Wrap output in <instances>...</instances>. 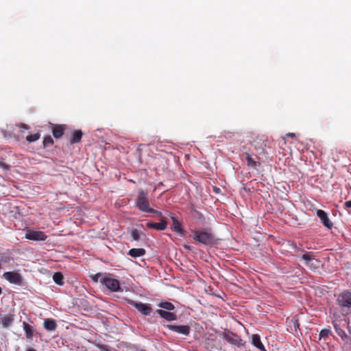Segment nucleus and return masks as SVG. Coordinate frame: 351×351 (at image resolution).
<instances>
[{"mask_svg":"<svg viewBox=\"0 0 351 351\" xmlns=\"http://www.w3.org/2000/svg\"><path fill=\"white\" fill-rule=\"evenodd\" d=\"M337 302L341 309L342 314L344 316L348 315L351 308V291H344L341 293L337 297Z\"/></svg>","mask_w":351,"mask_h":351,"instance_id":"f257e3e1","label":"nucleus"},{"mask_svg":"<svg viewBox=\"0 0 351 351\" xmlns=\"http://www.w3.org/2000/svg\"><path fill=\"white\" fill-rule=\"evenodd\" d=\"M193 239L205 245H211L215 243L214 236L207 230H193Z\"/></svg>","mask_w":351,"mask_h":351,"instance_id":"f03ea898","label":"nucleus"},{"mask_svg":"<svg viewBox=\"0 0 351 351\" xmlns=\"http://www.w3.org/2000/svg\"><path fill=\"white\" fill-rule=\"evenodd\" d=\"M147 194V191L140 189L135 201V205L138 209L144 213H148L151 209Z\"/></svg>","mask_w":351,"mask_h":351,"instance_id":"7ed1b4c3","label":"nucleus"},{"mask_svg":"<svg viewBox=\"0 0 351 351\" xmlns=\"http://www.w3.org/2000/svg\"><path fill=\"white\" fill-rule=\"evenodd\" d=\"M267 138L265 136L258 135L255 136L251 141V145L254 147L255 150L258 154H267Z\"/></svg>","mask_w":351,"mask_h":351,"instance_id":"20e7f679","label":"nucleus"},{"mask_svg":"<svg viewBox=\"0 0 351 351\" xmlns=\"http://www.w3.org/2000/svg\"><path fill=\"white\" fill-rule=\"evenodd\" d=\"M110 276L109 274H105V276L100 280V282L112 292L119 291L120 290L119 281L112 278Z\"/></svg>","mask_w":351,"mask_h":351,"instance_id":"39448f33","label":"nucleus"},{"mask_svg":"<svg viewBox=\"0 0 351 351\" xmlns=\"http://www.w3.org/2000/svg\"><path fill=\"white\" fill-rule=\"evenodd\" d=\"M3 277L11 284L17 286H22L23 285V278L19 272L6 271L3 274Z\"/></svg>","mask_w":351,"mask_h":351,"instance_id":"423d86ee","label":"nucleus"},{"mask_svg":"<svg viewBox=\"0 0 351 351\" xmlns=\"http://www.w3.org/2000/svg\"><path fill=\"white\" fill-rule=\"evenodd\" d=\"M221 336L223 339L226 340L231 345L237 347H241L243 346V341L241 337L234 332L230 331L224 332L221 334Z\"/></svg>","mask_w":351,"mask_h":351,"instance_id":"0eeeda50","label":"nucleus"},{"mask_svg":"<svg viewBox=\"0 0 351 351\" xmlns=\"http://www.w3.org/2000/svg\"><path fill=\"white\" fill-rule=\"evenodd\" d=\"M166 327L173 332L185 336H188L191 332V328L188 325L167 324Z\"/></svg>","mask_w":351,"mask_h":351,"instance_id":"6e6552de","label":"nucleus"},{"mask_svg":"<svg viewBox=\"0 0 351 351\" xmlns=\"http://www.w3.org/2000/svg\"><path fill=\"white\" fill-rule=\"evenodd\" d=\"M47 235L42 231L28 230L25 234V238L32 241H45L47 239Z\"/></svg>","mask_w":351,"mask_h":351,"instance_id":"1a4fd4ad","label":"nucleus"},{"mask_svg":"<svg viewBox=\"0 0 351 351\" xmlns=\"http://www.w3.org/2000/svg\"><path fill=\"white\" fill-rule=\"evenodd\" d=\"M302 259L305 261L306 265L311 269H316L318 267L319 263V261L315 259L312 253H305L302 256Z\"/></svg>","mask_w":351,"mask_h":351,"instance_id":"9d476101","label":"nucleus"},{"mask_svg":"<svg viewBox=\"0 0 351 351\" xmlns=\"http://www.w3.org/2000/svg\"><path fill=\"white\" fill-rule=\"evenodd\" d=\"M317 215L325 227L328 229H331L333 227V223L330 221L327 213L322 210H317Z\"/></svg>","mask_w":351,"mask_h":351,"instance_id":"9b49d317","label":"nucleus"},{"mask_svg":"<svg viewBox=\"0 0 351 351\" xmlns=\"http://www.w3.org/2000/svg\"><path fill=\"white\" fill-rule=\"evenodd\" d=\"M132 304L143 315H149L152 313V309L149 304L135 302H132Z\"/></svg>","mask_w":351,"mask_h":351,"instance_id":"f8f14e48","label":"nucleus"},{"mask_svg":"<svg viewBox=\"0 0 351 351\" xmlns=\"http://www.w3.org/2000/svg\"><path fill=\"white\" fill-rule=\"evenodd\" d=\"M146 226L148 228L155 229L157 230H164L167 228V222L165 218H162L158 223L148 221L146 223Z\"/></svg>","mask_w":351,"mask_h":351,"instance_id":"ddd939ff","label":"nucleus"},{"mask_svg":"<svg viewBox=\"0 0 351 351\" xmlns=\"http://www.w3.org/2000/svg\"><path fill=\"white\" fill-rule=\"evenodd\" d=\"M156 313L168 322L177 319V315L174 313L169 312L162 309H158L156 311Z\"/></svg>","mask_w":351,"mask_h":351,"instance_id":"4468645a","label":"nucleus"},{"mask_svg":"<svg viewBox=\"0 0 351 351\" xmlns=\"http://www.w3.org/2000/svg\"><path fill=\"white\" fill-rule=\"evenodd\" d=\"M171 219L172 220L171 229L174 232L183 235L184 234V230H183L182 226L181 223L178 221V218L174 215H171Z\"/></svg>","mask_w":351,"mask_h":351,"instance_id":"2eb2a0df","label":"nucleus"},{"mask_svg":"<svg viewBox=\"0 0 351 351\" xmlns=\"http://www.w3.org/2000/svg\"><path fill=\"white\" fill-rule=\"evenodd\" d=\"M332 324L336 332L341 338L343 341H344L345 342L350 341V339L346 335V332L339 326V325L337 323L336 321H332Z\"/></svg>","mask_w":351,"mask_h":351,"instance_id":"dca6fc26","label":"nucleus"},{"mask_svg":"<svg viewBox=\"0 0 351 351\" xmlns=\"http://www.w3.org/2000/svg\"><path fill=\"white\" fill-rule=\"evenodd\" d=\"M145 253L146 251L143 248H132L129 250L128 254L132 258H138L144 256Z\"/></svg>","mask_w":351,"mask_h":351,"instance_id":"f3484780","label":"nucleus"},{"mask_svg":"<svg viewBox=\"0 0 351 351\" xmlns=\"http://www.w3.org/2000/svg\"><path fill=\"white\" fill-rule=\"evenodd\" d=\"M43 326L47 331H53L57 328V324L54 319H45Z\"/></svg>","mask_w":351,"mask_h":351,"instance_id":"a211bd4d","label":"nucleus"},{"mask_svg":"<svg viewBox=\"0 0 351 351\" xmlns=\"http://www.w3.org/2000/svg\"><path fill=\"white\" fill-rule=\"evenodd\" d=\"M252 343L261 351H267L265 349L263 344L261 341V337L258 335L254 334L252 337Z\"/></svg>","mask_w":351,"mask_h":351,"instance_id":"6ab92c4d","label":"nucleus"},{"mask_svg":"<svg viewBox=\"0 0 351 351\" xmlns=\"http://www.w3.org/2000/svg\"><path fill=\"white\" fill-rule=\"evenodd\" d=\"M83 133L81 130H74L70 138V143L75 144L81 141Z\"/></svg>","mask_w":351,"mask_h":351,"instance_id":"aec40b11","label":"nucleus"},{"mask_svg":"<svg viewBox=\"0 0 351 351\" xmlns=\"http://www.w3.org/2000/svg\"><path fill=\"white\" fill-rule=\"evenodd\" d=\"M14 315L9 314L0 319V324L4 328H8L14 321Z\"/></svg>","mask_w":351,"mask_h":351,"instance_id":"412c9836","label":"nucleus"},{"mask_svg":"<svg viewBox=\"0 0 351 351\" xmlns=\"http://www.w3.org/2000/svg\"><path fill=\"white\" fill-rule=\"evenodd\" d=\"M64 126L56 125L53 128L52 133L56 138H60L64 134Z\"/></svg>","mask_w":351,"mask_h":351,"instance_id":"4be33fe9","label":"nucleus"},{"mask_svg":"<svg viewBox=\"0 0 351 351\" xmlns=\"http://www.w3.org/2000/svg\"><path fill=\"white\" fill-rule=\"evenodd\" d=\"M23 329L25 332L26 337L27 339H31L33 337L34 330L32 326H30L27 323L24 322L23 323Z\"/></svg>","mask_w":351,"mask_h":351,"instance_id":"5701e85b","label":"nucleus"},{"mask_svg":"<svg viewBox=\"0 0 351 351\" xmlns=\"http://www.w3.org/2000/svg\"><path fill=\"white\" fill-rule=\"evenodd\" d=\"M53 280L58 285H64V276L61 272H56L53 276Z\"/></svg>","mask_w":351,"mask_h":351,"instance_id":"b1692460","label":"nucleus"},{"mask_svg":"<svg viewBox=\"0 0 351 351\" xmlns=\"http://www.w3.org/2000/svg\"><path fill=\"white\" fill-rule=\"evenodd\" d=\"M160 308L167 311H173L175 308L174 305L169 302H162L158 304Z\"/></svg>","mask_w":351,"mask_h":351,"instance_id":"393cba45","label":"nucleus"},{"mask_svg":"<svg viewBox=\"0 0 351 351\" xmlns=\"http://www.w3.org/2000/svg\"><path fill=\"white\" fill-rule=\"evenodd\" d=\"M40 134L38 132H37L34 134H29V135L27 136L26 140L29 143H32V142H35L37 140H38L40 138Z\"/></svg>","mask_w":351,"mask_h":351,"instance_id":"a878e982","label":"nucleus"},{"mask_svg":"<svg viewBox=\"0 0 351 351\" xmlns=\"http://www.w3.org/2000/svg\"><path fill=\"white\" fill-rule=\"evenodd\" d=\"M246 160L247 166L255 168L256 167L257 162L250 156V154H246Z\"/></svg>","mask_w":351,"mask_h":351,"instance_id":"bb28decb","label":"nucleus"},{"mask_svg":"<svg viewBox=\"0 0 351 351\" xmlns=\"http://www.w3.org/2000/svg\"><path fill=\"white\" fill-rule=\"evenodd\" d=\"M53 144V140L50 136H45L44 138V140H43L44 147H47L48 146L52 145Z\"/></svg>","mask_w":351,"mask_h":351,"instance_id":"cd10ccee","label":"nucleus"},{"mask_svg":"<svg viewBox=\"0 0 351 351\" xmlns=\"http://www.w3.org/2000/svg\"><path fill=\"white\" fill-rule=\"evenodd\" d=\"M330 333V330L328 328H324L322 329L319 334V339L322 338H325L328 337V335Z\"/></svg>","mask_w":351,"mask_h":351,"instance_id":"c85d7f7f","label":"nucleus"},{"mask_svg":"<svg viewBox=\"0 0 351 351\" xmlns=\"http://www.w3.org/2000/svg\"><path fill=\"white\" fill-rule=\"evenodd\" d=\"M131 236L134 241H138L140 239V233L136 229L132 230Z\"/></svg>","mask_w":351,"mask_h":351,"instance_id":"c756f323","label":"nucleus"},{"mask_svg":"<svg viewBox=\"0 0 351 351\" xmlns=\"http://www.w3.org/2000/svg\"><path fill=\"white\" fill-rule=\"evenodd\" d=\"M105 276V274H101V273H97L95 275H94L93 277H92V279L93 280H94L95 282H97V281H99L100 282V280L104 278Z\"/></svg>","mask_w":351,"mask_h":351,"instance_id":"7c9ffc66","label":"nucleus"},{"mask_svg":"<svg viewBox=\"0 0 351 351\" xmlns=\"http://www.w3.org/2000/svg\"><path fill=\"white\" fill-rule=\"evenodd\" d=\"M148 213L156 214V215H157L159 217H162V214L161 212L158 211V210H155L154 208H152L150 209V211H149Z\"/></svg>","mask_w":351,"mask_h":351,"instance_id":"2f4dec72","label":"nucleus"},{"mask_svg":"<svg viewBox=\"0 0 351 351\" xmlns=\"http://www.w3.org/2000/svg\"><path fill=\"white\" fill-rule=\"evenodd\" d=\"M0 167H2L3 169H4L5 170H10V166L7 165V164H5L3 162H0Z\"/></svg>","mask_w":351,"mask_h":351,"instance_id":"473e14b6","label":"nucleus"},{"mask_svg":"<svg viewBox=\"0 0 351 351\" xmlns=\"http://www.w3.org/2000/svg\"><path fill=\"white\" fill-rule=\"evenodd\" d=\"M343 206H344L345 208H351V199L348 200V201H346L344 203Z\"/></svg>","mask_w":351,"mask_h":351,"instance_id":"72a5a7b5","label":"nucleus"},{"mask_svg":"<svg viewBox=\"0 0 351 351\" xmlns=\"http://www.w3.org/2000/svg\"><path fill=\"white\" fill-rule=\"evenodd\" d=\"M19 127H20L21 128H23V129H25V130H28L29 128L27 125L23 124V123H21V124L19 125Z\"/></svg>","mask_w":351,"mask_h":351,"instance_id":"f704fd0d","label":"nucleus"},{"mask_svg":"<svg viewBox=\"0 0 351 351\" xmlns=\"http://www.w3.org/2000/svg\"><path fill=\"white\" fill-rule=\"evenodd\" d=\"M183 246H184V247L186 250H191V246H190V245H189L184 244Z\"/></svg>","mask_w":351,"mask_h":351,"instance_id":"c9c22d12","label":"nucleus"},{"mask_svg":"<svg viewBox=\"0 0 351 351\" xmlns=\"http://www.w3.org/2000/svg\"><path fill=\"white\" fill-rule=\"evenodd\" d=\"M287 136L294 137L295 136V134L294 133H287Z\"/></svg>","mask_w":351,"mask_h":351,"instance_id":"e433bc0d","label":"nucleus"},{"mask_svg":"<svg viewBox=\"0 0 351 351\" xmlns=\"http://www.w3.org/2000/svg\"><path fill=\"white\" fill-rule=\"evenodd\" d=\"M348 330L350 335H351V327L350 326L349 324L348 325Z\"/></svg>","mask_w":351,"mask_h":351,"instance_id":"4c0bfd02","label":"nucleus"},{"mask_svg":"<svg viewBox=\"0 0 351 351\" xmlns=\"http://www.w3.org/2000/svg\"><path fill=\"white\" fill-rule=\"evenodd\" d=\"M214 191L217 193L219 191V188H217V187H215L214 188Z\"/></svg>","mask_w":351,"mask_h":351,"instance_id":"58836bf2","label":"nucleus"},{"mask_svg":"<svg viewBox=\"0 0 351 351\" xmlns=\"http://www.w3.org/2000/svg\"><path fill=\"white\" fill-rule=\"evenodd\" d=\"M27 351H36V350L33 348H29L27 350Z\"/></svg>","mask_w":351,"mask_h":351,"instance_id":"ea45409f","label":"nucleus"},{"mask_svg":"<svg viewBox=\"0 0 351 351\" xmlns=\"http://www.w3.org/2000/svg\"><path fill=\"white\" fill-rule=\"evenodd\" d=\"M1 293H2V289H1V287H0V295L1 294Z\"/></svg>","mask_w":351,"mask_h":351,"instance_id":"a19ab883","label":"nucleus"}]
</instances>
